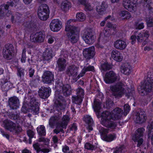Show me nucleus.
<instances>
[{"label":"nucleus","instance_id":"nucleus-1","mask_svg":"<svg viewBox=\"0 0 153 153\" xmlns=\"http://www.w3.org/2000/svg\"><path fill=\"white\" fill-rule=\"evenodd\" d=\"M75 22L74 19L68 20L65 24V30L67 32V36L68 41L72 44L76 43L79 39L78 34L79 28L72 25V22Z\"/></svg>","mask_w":153,"mask_h":153},{"label":"nucleus","instance_id":"nucleus-2","mask_svg":"<svg viewBox=\"0 0 153 153\" xmlns=\"http://www.w3.org/2000/svg\"><path fill=\"white\" fill-rule=\"evenodd\" d=\"M101 116L102 119L101 123L102 125L108 128H115L117 124L115 122L111 120L110 113L109 112L106 111L103 112Z\"/></svg>","mask_w":153,"mask_h":153},{"label":"nucleus","instance_id":"nucleus-3","mask_svg":"<svg viewBox=\"0 0 153 153\" xmlns=\"http://www.w3.org/2000/svg\"><path fill=\"white\" fill-rule=\"evenodd\" d=\"M110 89L112 95L116 98L121 97L125 92L124 85L121 82H118L110 86Z\"/></svg>","mask_w":153,"mask_h":153},{"label":"nucleus","instance_id":"nucleus-4","mask_svg":"<svg viewBox=\"0 0 153 153\" xmlns=\"http://www.w3.org/2000/svg\"><path fill=\"white\" fill-rule=\"evenodd\" d=\"M148 75L146 80L141 86L140 93L145 94L146 92H150L153 90V75Z\"/></svg>","mask_w":153,"mask_h":153},{"label":"nucleus","instance_id":"nucleus-5","mask_svg":"<svg viewBox=\"0 0 153 153\" xmlns=\"http://www.w3.org/2000/svg\"><path fill=\"white\" fill-rule=\"evenodd\" d=\"M2 124L6 129L11 132L18 133L22 130L20 126L10 120H5L3 122Z\"/></svg>","mask_w":153,"mask_h":153},{"label":"nucleus","instance_id":"nucleus-6","mask_svg":"<svg viewBox=\"0 0 153 153\" xmlns=\"http://www.w3.org/2000/svg\"><path fill=\"white\" fill-rule=\"evenodd\" d=\"M49 9L46 4H42L38 10V15L39 19L42 20H46L48 18L49 14Z\"/></svg>","mask_w":153,"mask_h":153},{"label":"nucleus","instance_id":"nucleus-7","mask_svg":"<svg viewBox=\"0 0 153 153\" xmlns=\"http://www.w3.org/2000/svg\"><path fill=\"white\" fill-rule=\"evenodd\" d=\"M119 79L118 76L113 71H110L106 73L104 78L105 82L108 84L113 83Z\"/></svg>","mask_w":153,"mask_h":153},{"label":"nucleus","instance_id":"nucleus-8","mask_svg":"<svg viewBox=\"0 0 153 153\" xmlns=\"http://www.w3.org/2000/svg\"><path fill=\"white\" fill-rule=\"evenodd\" d=\"M144 131L145 129L143 128H139L133 136L132 139L134 141L137 143V147L140 146L143 142V139L142 137H143Z\"/></svg>","mask_w":153,"mask_h":153},{"label":"nucleus","instance_id":"nucleus-9","mask_svg":"<svg viewBox=\"0 0 153 153\" xmlns=\"http://www.w3.org/2000/svg\"><path fill=\"white\" fill-rule=\"evenodd\" d=\"M29 103L31 112L34 114H38L39 109L38 100L36 98L32 97L30 100Z\"/></svg>","mask_w":153,"mask_h":153},{"label":"nucleus","instance_id":"nucleus-10","mask_svg":"<svg viewBox=\"0 0 153 153\" xmlns=\"http://www.w3.org/2000/svg\"><path fill=\"white\" fill-rule=\"evenodd\" d=\"M83 39L87 44H91L94 42L95 36L93 32L89 30L85 32L83 36Z\"/></svg>","mask_w":153,"mask_h":153},{"label":"nucleus","instance_id":"nucleus-11","mask_svg":"<svg viewBox=\"0 0 153 153\" xmlns=\"http://www.w3.org/2000/svg\"><path fill=\"white\" fill-rule=\"evenodd\" d=\"M12 45L8 44L3 48L2 55L4 58L7 59H10L12 58Z\"/></svg>","mask_w":153,"mask_h":153},{"label":"nucleus","instance_id":"nucleus-12","mask_svg":"<svg viewBox=\"0 0 153 153\" xmlns=\"http://www.w3.org/2000/svg\"><path fill=\"white\" fill-rule=\"evenodd\" d=\"M45 38V35L41 31L32 34L30 36V40L34 42H42L44 41Z\"/></svg>","mask_w":153,"mask_h":153},{"label":"nucleus","instance_id":"nucleus-13","mask_svg":"<svg viewBox=\"0 0 153 153\" xmlns=\"http://www.w3.org/2000/svg\"><path fill=\"white\" fill-rule=\"evenodd\" d=\"M50 27L52 31L57 32L62 27V22L58 19H53L51 22Z\"/></svg>","mask_w":153,"mask_h":153},{"label":"nucleus","instance_id":"nucleus-14","mask_svg":"<svg viewBox=\"0 0 153 153\" xmlns=\"http://www.w3.org/2000/svg\"><path fill=\"white\" fill-rule=\"evenodd\" d=\"M42 81L47 83H50L54 81V75L50 71H45L42 76Z\"/></svg>","mask_w":153,"mask_h":153},{"label":"nucleus","instance_id":"nucleus-15","mask_svg":"<svg viewBox=\"0 0 153 153\" xmlns=\"http://www.w3.org/2000/svg\"><path fill=\"white\" fill-rule=\"evenodd\" d=\"M51 92L50 87L42 86L39 90V95L42 99H46L49 97Z\"/></svg>","mask_w":153,"mask_h":153},{"label":"nucleus","instance_id":"nucleus-16","mask_svg":"<svg viewBox=\"0 0 153 153\" xmlns=\"http://www.w3.org/2000/svg\"><path fill=\"white\" fill-rule=\"evenodd\" d=\"M78 67L74 65H71L67 67L66 71V74L69 77H76L78 74Z\"/></svg>","mask_w":153,"mask_h":153},{"label":"nucleus","instance_id":"nucleus-17","mask_svg":"<svg viewBox=\"0 0 153 153\" xmlns=\"http://www.w3.org/2000/svg\"><path fill=\"white\" fill-rule=\"evenodd\" d=\"M146 118L147 117L145 112L141 111L137 113L134 116V119L136 123H141L145 121Z\"/></svg>","mask_w":153,"mask_h":153},{"label":"nucleus","instance_id":"nucleus-18","mask_svg":"<svg viewBox=\"0 0 153 153\" xmlns=\"http://www.w3.org/2000/svg\"><path fill=\"white\" fill-rule=\"evenodd\" d=\"M94 51L95 49L94 47L85 49L83 53L84 57L87 59L92 58L95 55Z\"/></svg>","mask_w":153,"mask_h":153},{"label":"nucleus","instance_id":"nucleus-19","mask_svg":"<svg viewBox=\"0 0 153 153\" xmlns=\"http://www.w3.org/2000/svg\"><path fill=\"white\" fill-rule=\"evenodd\" d=\"M123 111L119 108H117L114 109L110 113V116L111 119L113 120H117L121 118L122 116Z\"/></svg>","mask_w":153,"mask_h":153},{"label":"nucleus","instance_id":"nucleus-20","mask_svg":"<svg viewBox=\"0 0 153 153\" xmlns=\"http://www.w3.org/2000/svg\"><path fill=\"white\" fill-rule=\"evenodd\" d=\"M9 105L12 109H16L19 106V100L16 97H11L9 100Z\"/></svg>","mask_w":153,"mask_h":153},{"label":"nucleus","instance_id":"nucleus-21","mask_svg":"<svg viewBox=\"0 0 153 153\" xmlns=\"http://www.w3.org/2000/svg\"><path fill=\"white\" fill-rule=\"evenodd\" d=\"M60 91H62L63 95L65 97L70 95L71 94V88L68 84L64 85L62 83H59Z\"/></svg>","mask_w":153,"mask_h":153},{"label":"nucleus","instance_id":"nucleus-22","mask_svg":"<svg viewBox=\"0 0 153 153\" xmlns=\"http://www.w3.org/2000/svg\"><path fill=\"white\" fill-rule=\"evenodd\" d=\"M83 121L88 125L87 127L88 132L92 131L93 128L92 126L94 124V122L92 117L90 115H85L83 117Z\"/></svg>","mask_w":153,"mask_h":153},{"label":"nucleus","instance_id":"nucleus-23","mask_svg":"<svg viewBox=\"0 0 153 153\" xmlns=\"http://www.w3.org/2000/svg\"><path fill=\"white\" fill-rule=\"evenodd\" d=\"M58 71H64L67 66L66 59L62 58H59L56 61Z\"/></svg>","mask_w":153,"mask_h":153},{"label":"nucleus","instance_id":"nucleus-24","mask_svg":"<svg viewBox=\"0 0 153 153\" xmlns=\"http://www.w3.org/2000/svg\"><path fill=\"white\" fill-rule=\"evenodd\" d=\"M11 1L10 2H7V4H3L0 7V16H4L6 13L8 12V9L9 6H13L14 2Z\"/></svg>","mask_w":153,"mask_h":153},{"label":"nucleus","instance_id":"nucleus-25","mask_svg":"<svg viewBox=\"0 0 153 153\" xmlns=\"http://www.w3.org/2000/svg\"><path fill=\"white\" fill-rule=\"evenodd\" d=\"M122 73L126 75H129L132 71V68L128 63H126L123 64L120 67Z\"/></svg>","mask_w":153,"mask_h":153},{"label":"nucleus","instance_id":"nucleus-26","mask_svg":"<svg viewBox=\"0 0 153 153\" xmlns=\"http://www.w3.org/2000/svg\"><path fill=\"white\" fill-rule=\"evenodd\" d=\"M60 114L62 115V113H60L59 116H55L51 117L49 120V125L51 127L53 128L54 126L56 125V126L59 123H60L59 121L61 119Z\"/></svg>","mask_w":153,"mask_h":153},{"label":"nucleus","instance_id":"nucleus-27","mask_svg":"<svg viewBox=\"0 0 153 153\" xmlns=\"http://www.w3.org/2000/svg\"><path fill=\"white\" fill-rule=\"evenodd\" d=\"M111 56L112 58L117 62H120L123 59L122 53L117 50L112 51Z\"/></svg>","mask_w":153,"mask_h":153},{"label":"nucleus","instance_id":"nucleus-28","mask_svg":"<svg viewBox=\"0 0 153 153\" xmlns=\"http://www.w3.org/2000/svg\"><path fill=\"white\" fill-rule=\"evenodd\" d=\"M126 46V42L121 40H117L114 43V47L119 50H123L125 49Z\"/></svg>","mask_w":153,"mask_h":153},{"label":"nucleus","instance_id":"nucleus-29","mask_svg":"<svg viewBox=\"0 0 153 153\" xmlns=\"http://www.w3.org/2000/svg\"><path fill=\"white\" fill-rule=\"evenodd\" d=\"M33 147L36 151V153H41L43 152L44 153H48L51 150L50 148H41L39 144L38 143H35L33 145Z\"/></svg>","mask_w":153,"mask_h":153},{"label":"nucleus","instance_id":"nucleus-30","mask_svg":"<svg viewBox=\"0 0 153 153\" xmlns=\"http://www.w3.org/2000/svg\"><path fill=\"white\" fill-rule=\"evenodd\" d=\"M52 57V51L51 49H46L43 53L42 58L43 60L49 61L51 60Z\"/></svg>","mask_w":153,"mask_h":153},{"label":"nucleus","instance_id":"nucleus-31","mask_svg":"<svg viewBox=\"0 0 153 153\" xmlns=\"http://www.w3.org/2000/svg\"><path fill=\"white\" fill-rule=\"evenodd\" d=\"M70 118L68 115H64L62 119V121H60V123H58L64 128H66L67 126L70 121Z\"/></svg>","mask_w":153,"mask_h":153},{"label":"nucleus","instance_id":"nucleus-32","mask_svg":"<svg viewBox=\"0 0 153 153\" xmlns=\"http://www.w3.org/2000/svg\"><path fill=\"white\" fill-rule=\"evenodd\" d=\"M90 71H94V66L89 65L88 66L84 67L81 72L78 76V78L83 76L86 72Z\"/></svg>","mask_w":153,"mask_h":153},{"label":"nucleus","instance_id":"nucleus-33","mask_svg":"<svg viewBox=\"0 0 153 153\" xmlns=\"http://www.w3.org/2000/svg\"><path fill=\"white\" fill-rule=\"evenodd\" d=\"M8 116L10 119L13 120H16L19 121V122L20 123H22L24 120V117L21 118L18 114H14L11 112L9 113Z\"/></svg>","mask_w":153,"mask_h":153},{"label":"nucleus","instance_id":"nucleus-34","mask_svg":"<svg viewBox=\"0 0 153 153\" xmlns=\"http://www.w3.org/2000/svg\"><path fill=\"white\" fill-rule=\"evenodd\" d=\"M71 7V3L67 1H63L61 4V9L64 11H67Z\"/></svg>","mask_w":153,"mask_h":153},{"label":"nucleus","instance_id":"nucleus-35","mask_svg":"<svg viewBox=\"0 0 153 153\" xmlns=\"http://www.w3.org/2000/svg\"><path fill=\"white\" fill-rule=\"evenodd\" d=\"M107 7V5L105 2H102L101 5L97 6L96 10L99 14H102L105 11V9Z\"/></svg>","mask_w":153,"mask_h":153},{"label":"nucleus","instance_id":"nucleus-36","mask_svg":"<svg viewBox=\"0 0 153 153\" xmlns=\"http://www.w3.org/2000/svg\"><path fill=\"white\" fill-rule=\"evenodd\" d=\"M116 134L113 133L105 135V137H103L102 140L107 142H110L114 140L116 138Z\"/></svg>","mask_w":153,"mask_h":153},{"label":"nucleus","instance_id":"nucleus-37","mask_svg":"<svg viewBox=\"0 0 153 153\" xmlns=\"http://www.w3.org/2000/svg\"><path fill=\"white\" fill-rule=\"evenodd\" d=\"M37 130L40 136H45L46 135V131L45 127L43 125H40L37 128Z\"/></svg>","mask_w":153,"mask_h":153},{"label":"nucleus","instance_id":"nucleus-38","mask_svg":"<svg viewBox=\"0 0 153 153\" xmlns=\"http://www.w3.org/2000/svg\"><path fill=\"white\" fill-rule=\"evenodd\" d=\"M76 20L79 22H83L85 20L86 17L85 14L82 12H78L76 15Z\"/></svg>","mask_w":153,"mask_h":153},{"label":"nucleus","instance_id":"nucleus-39","mask_svg":"<svg viewBox=\"0 0 153 153\" xmlns=\"http://www.w3.org/2000/svg\"><path fill=\"white\" fill-rule=\"evenodd\" d=\"M93 108L95 111L98 112L100 109V103L99 102L98 99H95L94 101Z\"/></svg>","mask_w":153,"mask_h":153},{"label":"nucleus","instance_id":"nucleus-40","mask_svg":"<svg viewBox=\"0 0 153 153\" xmlns=\"http://www.w3.org/2000/svg\"><path fill=\"white\" fill-rule=\"evenodd\" d=\"M72 102L76 104L80 105L82 101V97L78 96H73L72 98Z\"/></svg>","mask_w":153,"mask_h":153},{"label":"nucleus","instance_id":"nucleus-41","mask_svg":"<svg viewBox=\"0 0 153 153\" xmlns=\"http://www.w3.org/2000/svg\"><path fill=\"white\" fill-rule=\"evenodd\" d=\"M108 129L105 128L103 127H102L100 128L99 131L102 139H103V137H105V135H107V133H108Z\"/></svg>","mask_w":153,"mask_h":153},{"label":"nucleus","instance_id":"nucleus-42","mask_svg":"<svg viewBox=\"0 0 153 153\" xmlns=\"http://www.w3.org/2000/svg\"><path fill=\"white\" fill-rule=\"evenodd\" d=\"M131 1L129 0H124L123 2V5L125 8L128 11L132 10L131 8L129 7L130 3H131Z\"/></svg>","mask_w":153,"mask_h":153},{"label":"nucleus","instance_id":"nucleus-43","mask_svg":"<svg viewBox=\"0 0 153 153\" xmlns=\"http://www.w3.org/2000/svg\"><path fill=\"white\" fill-rule=\"evenodd\" d=\"M25 70L22 68H18L17 70V75L22 80L24 79Z\"/></svg>","mask_w":153,"mask_h":153},{"label":"nucleus","instance_id":"nucleus-44","mask_svg":"<svg viewBox=\"0 0 153 153\" xmlns=\"http://www.w3.org/2000/svg\"><path fill=\"white\" fill-rule=\"evenodd\" d=\"M56 107L57 110H63L65 108V105L59 100L55 102Z\"/></svg>","mask_w":153,"mask_h":153},{"label":"nucleus","instance_id":"nucleus-45","mask_svg":"<svg viewBox=\"0 0 153 153\" xmlns=\"http://www.w3.org/2000/svg\"><path fill=\"white\" fill-rule=\"evenodd\" d=\"M56 128L54 129L53 131V132L56 134H58L60 132L63 133L64 132V130L63 128H64L61 125L58 123L57 126L56 127Z\"/></svg>","mask_w":153,"mask_h":153},{"label":"nucleus","instance_id":"nucleus-46","mask_svg":"<svg viewBox=\"0 0 153 153\" xmlns=\"http://www.w3.org/2000/svg\"><path fill=\"white\" fill-rule=\"evenodd\" d=\"M85 149L88 150L93 151L95 150L97 147L95 146H94L89 143H86L85 145Z\"/></svg>","mask_w":153,"mask_h":153},{"label":"nucleus","instance_id":"nucleus-47","mask_svg":"<svg viewBox=\"0 0 153 153\" xmlns=\"http://www.w3.org/2000/svg\"><path fill=\"white\" fill-rule=\"evenodd\" d=\"M111 66L107 63H104L101 65V69L103 71H106L110 69L111 68Z\"/></svg>","mask_w":153,"mask_h":153},{"label":"nucleus","instance_id":"nucleus-48","mask_svg":"<svg viewBox=\"0 0 153 153\" xmlns=\"http://www.w3.org/2000/svg\"><path fill=\"white\" fill-rule=\"evenodd\" d=\"M11 84L10 82H5L2 86L1 88L3 90L7 91L11 88Z\"/></svg>","mask_w":153,"mask_h":153},{"label":"nucleus","instance_id":"nucleus-49","mask_svg":"<svg viewBox=\"0 0 153 153\" xmlns=\"http://www.w3.org/2000/svg\"><path fill=\"white\" fill-rule=\"evenodd\" d=\"M62 150L64 153H74L73 150L69 151V148L67 145H64L62 146Z\"/></svg>","mask_w":153,"mask_h":153},{"label":"nucleus","instance_id":"nucleus-50","mask_svg":"<svg viewBox=\"0 0 153 153\" xmlns=\"http://www.w3.org/2000/svg\"><path fill=\"white\" fill-rule=\"evenodd\" d=\"M33 23L30 21L25 22L23 24V26L25 27L26 28H30L33 27H34L33 26Z\"/></svg>","mask_w":153,"mask_h":153},{"label":"nucleus","instance_id":"nucleus-51","mask_svg":"<svg viewBox=\"0 0 153 153\" xmlns=\"http://www.w3.org/2000/svg\"><path fill=\"white\" fill-rule=\"evenodd\" d=\"M77 96L79 97H82L84 96V92L83 90L81 88H78L76 90Z\"/></svg>","mask_w":153,"mask_h":153},{"label":"nucleus","instance_id":"nucleus-52","mask_svg":"<svg viewBox=\"0 0 153 153\" xmlns=\"http://www.w3.org/2000/svg\"><path fill=\"white\" fill-rule=\"evenodd\" d=\"M22 17V15L20 14L17 13L15 16H11V20L13 22L19 20Z\"/></svg>","mask_w":153,"mask_h":153},{"label":"nucleus","instance_id":"nucleus-53","mask_svg":"<svg viewBox=\"0 0 153 153\" xmlns=\"http://www.w3.org/2000/svg\"><path fill=\"white\" fill-rule=\"evenodd\" d=\"M146 22L148 27H151L153 26V19L152 17H147Z\"/></svg>","mask_w":153,"mask_h":153},{"label":"nucleus","instance_id":"nucleus-54","mask_svg":"<svg viewBox=\"0 0 153 153\" xmlns=\"http://www.w3.org/2000/svg\"><path fill=\"white\" fill-rule=\"evenodd\" d=\"M124 115L125 116L129 112L130 108L129 105L126 104L124 105Z\"/></svg>","mask_w":153,"mask_h":153},{"label":"nucleus","instance_id":"nucleus-55","mask_svg":"<svg viewBox=\"0 0 153 153\" xmlns=\"http://www.w3.org/2000/svg\"><path fill=\"white\" fill-rule=\"evenodd\" d=\"M135 26L136 29L139 30L142 29L144 27L143 23H139L137 22H136L135 23Z\"/></svg>","mask_w":153,"mask_h":153},{"label":"nucleus","instance_id":"nucleus-56","mask_svg":"<svg viewBox=\"0 0 153 153\" xmlns=\"http://www.w3.org/2000/svg\"><path fill=\"white\" fill-rule=\"evenodd\" d=\"M26 49L24 48L22 50V57L21 58V61L22 62L24 63L25 62L26 59Z\"/></svg>","mask_w":153,"mask_h":153},{"label":"nucleus","instance_id":"nucleus-57","mask_svg":"<svg viewBox=\"0 0 153 153\" xmlns=\"http://www.w3.org/2000/svg\"><path fill=\"white\" fill-rule=\"evenodd\" d=\"M129 7L131 8L132 10L129 11L130 12H134L136 10V4L135 3H133L132 1L129 5Z\"/></svg>","mask_w":153,"mask_h":153},{"label":"nucleus","instance_id":"nucleus-58","mask_svg":"<svg viewBox=\"0 0 153 153\" xmlns=\"http://www.w3.org/2000/svg\"><path fill=\"white\" fill-rule=\"evenodd\" d=\"M137 34H137H136V35H137V41L138 42H142L143 40V37L142 34L140 33Z\"/></svg>","mask_w":153,"mask_h":153},{"label":"nucleus","instance_id":"nucleus-59","mask_svg":"<svg viewBox=\"0 0 153 153\" xmlns=\"http://www.w3.org/2000/svg\"><path fill=\"white\" fill-rule=\"evenodd\" d=\"M124 149V147L123 146L117 147L114 151V153H123V150Z\"/></svg>","mask_w":153,"mask_h":153},{"label":"nucleus","instance_id":"nucleus-60","mask_svg":"<svg viewBox=\"0 0 153 153\" xmlns=\"http://www.w3.org/2000/svg\"><path fill=\"white\" fill-rule=\"evenodd\" d=\"M27 134L30 138H32L33 137L35 133L33 131L29 129L27 131Z\"/></svg>","mask_w":153,"mask_h":153},{"label":"nucleus","instance_id":"nucleus-61","mask_svg":"<svg viewBox=\"0 0 153 153\" xmlns=\"http://www.w3.org/2000/svg\"><path fill=\"white\" fill-rule=\"evenodd\" d=\"M146 6L148 9L151 10L153 12V2H152L150 1L149 3H147Z\"/></svg>","mask_w":153,"mask_h":153},{"label":"nucleus","instance_id":"nucleus-62","mask_svg":"<svg viewBox=\"0 0 153 153\" xmlns=\"http://www.w3.org/2000/svg\"><path fill=\"white\" fill-rule=\"evenodd\" d=\"M105 19V20L107 22H110V21H113L115 20L114 17L110 15H109L106 17Z\"/></svg>","mask_w":153,"mask_h":153},{"label":"nucleus","instance_id":"nucleus-63","mask_svg":"<svg viewBox=\"0 0 153 153\" xmlns=\"http://www.w3.org/2000/svg\"><path fill=\"white\" fill-rule=\"evenodd\" d=\"M68 53L67 51L65 50H62L61 51V56H63L65 58L68 57Z\"/></svg>","mask_w":153,"mask_h":153},{"label":"nucleus","instance_id":"nucleus-64","mask_svg":"<svg viewBox=\"0 0 153 153\" xmlns=\"http://www.w3.org/2000/svg\"><path fill=\"white\" fill-rule=\"evenodd\" d=\"M85 10L87 11H90L92 10L93 7L91 6L90 4L88 2L85 5Z\"/></svg>","mask_w":153,"mask_h":153}]
</instances>
